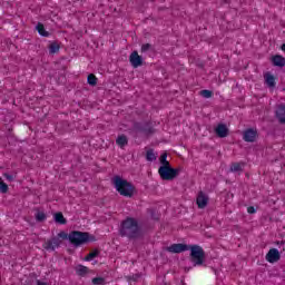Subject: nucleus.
Masks as SVG:
<instances>
[{"mask_svg":"<svg viewBox=\"0 0 285 285\" xmlns=\"http://www.w3.org/2000/svg\"><path fill=\"white\" fill-rule=\"evenodd\" d=\"M119 235L120 237H127V239H139L141 237L139 220L134 217H126L120 224Z\"/></svg>","mask_w":285,"mask_h":285,"instance_id":"obj_1","label":"nucleus"},{"mask_svg":"<svg viewBox=\"0 0 285 285\" xmlns=\"http://www.w3.org/2000/svg\"><path fill=\"white\" fill-rule=\"evenodd\" d=\"M58 236L61 237V239H69L70 244L76 248L83 246V244H88V242H95V236H91L88 232L73 230L70 234L60 232L58 233Z\"/></svg>","mask_w":285,"mask_h":285,"instance_id":"obj_2","label":"nucleus"},{"mask_svg":"<svg viewBox=\"0 0 285 285\" xmlns=\"http://www.w3.org/2000/svg\"><path fill=\"white\" fill-rule=\"evenodd\" d=\"M114 186L122 197H132L135 195V186L120 176L114 177Z\"/></svg>","mask_w":285,"mask_h":285,"instance_id":"obj_3","label":"nucleus"},{"mask_svg":"<svg viewBox=\"0 0 285 285\" xmlns=\"http://www.w3.org/2000/svg\"><path fill=\"white\" fill-rule=\"evenodd\" d=\"M189 259L193 266H203L204 261L206 259V252L199 245H190L189 246Z\"/></svg>","mask_w":285,"mask_h":285,"instance_id":"obj_4","label":"nucleus"},{"mask_svg":"<svg viewBox=\"0 0 285 285\" xmlns=\"http://www.w3.org/2000/svg\"><path fill=\"white\" fill-rule=\"evenodd\" d=\"M179 173V168H173L170 165L160 166L158 168V175L163 181H173Z\"/></svg>","mask_w":285,"mask_h":285,"instance_id":"obj_5","label":"nucleus"},{"mask_svg":"<svg viewBox=\"0 0 285 285\" xmlns=\"http://www.w3.org/2000/svg\"><path fill=\"white\" fill-rule=\"evenodd\" d=\"M59 246H61V237H59V235L51 237L50 239L45 242L42 245L45 250H51V252L57 250Z\"/></svg>","mask_w":285,"mask_h":285,"instance_id":"obj_6","label":"nucleus"},{"mask_svg":"<svg viewBox=\"0 0 285 285\" xmlns=\"http://www.w3.org/2000/svg\"><path fill=\"white\" fill-rule=\"evenodd\" d=\"M190 246L186 245V244H173L168 247H166V250L168 253H176V254H179V253H184L186 250H189Z\"/></svg>","mask_w":285,"mask_h":285,"instance_id":"obj_7","label":"nucleus"},{"mask_svg":"<svg viewBox=\"0 0 285 285\" xmlns=\"http://www.w3.org/2000/svg\"><path fill=\"white\" fill-rule=\"evenodd\" d=\"M244 141L253 144L257 139V130L249 128L243 132Z\"/></svg>","mask_w":285,"mask_h":285,"instance_id":"obj_8","label":"nucleus"},{"mask_svg":"<svg viewBox=\"0 0 285 285\" xmlns=\"http://www.w3.org/2000/svg\"><path fill=\"white\" fill-rule=\"evenodd\" d=\"M196 204L200 209L206 208L208 206V195L204 191H199L196 198Z\"/></svg>","mask_w":285,"mask_h":285,"instance_id":"obj_9","label":"nucleus"},{"mask_svg":"<svg viewBox=\"0 0 285 285\" xmlns=\"http://www.w3.org/2000/svg\"><path fill=\"white\" fill-rule=\"evenodd\" d=\"M279 258L281 255L277 248H272L266 254V259L269 262V264H275V262H279Z\"/></svg>","mask_w":285,"mask_h":285,"instance_id":"obj_10","label":"nucleus"},{"mask_svg":"<svg viewBox=\"0 0 285 285\" xmlns=\"http://www.w3.org/2000/svg\"><path fill=\"white\" fill-rule=\"evenodd\" d=\"M275 116L279 124H285V104L276 106Z\"/></svg>","mask_w":285,"mask_h":285,"instance_id":"obj_11","label":"nucleus"},{"mask_svg":"<svg viewBox=\"0 0 285 285\" xmlns=\"http://www.w3.org/2000/svg\"><path fill=\"white\" fill-rule=\"evenodd\" d=\"M129 61L132 66V68H139L141 63H144V60L141 59V56L137 51L131 52L129 57Z\"/></svg>","mask_w":285,"mask_h":285,"instance_id":"obj_12","label":"nucleus"},{"mask_svg":"<svg viewBox=\"0 0 285 285\" xmlns=\"http://www.w3.org/2000/svg\"><path fill=\"white\" fill-rule=\"evenodd\" d=\"M215 134H216L217 137H219L220 139H224V138L228 135V127H226L225 124H219V125L215 128Z\"/></svg>","mask_w":285,"mask_h":285,"instance_id":"obj_13","label":"nucleus"},{"mask_svg":"<svg viewBox=\"0 0 285 285\" xmlns=\"http://www.w3.org/2000/svg\"><path fill=\"white\" fill-rule=\"evenodd\" d=\"M273 66L277 68H284L285 66V58L281 55H276L272 58Z\"/></svg>","mask_w":285,"mask_h":285,"instance_id":"obj_14","label":"nucleus"},{"mask_svg":"<svg viewBox=\"0 0 285 285\" xmlns=\"http://www.w3.org/2000/svg\"><path fill=\"white\" fill-rule=\"evenodd\" d=\"M265 83L268 86V88H275V76L271 75V72H267L264 75Z\"/></svg>","mask_w":285,"mask_h":285,"instance_id":"obj_15","label":"nucleus"},{"mask_svg":"<svg viewBox=\"0 0 285 285\" xmlns=\"http://www.w3.org/2000/svg\"><path fill=\"white\" fill-rule=\"evenodd\" d=\"M244 163H232L230 165V173H244Z\"/></svg>","mask_w":285,"mask_h":285,"instance_id":"obj_16","label":"nucleus"},{"mask_svg":"<svg viewBox=\"0 0 285 285\" xmlns=\"http://www.w3.org/2000/svg\"><path fill=\"white\" fill-rule=\"evenodd\" d=\"M116 144L119 146V148H125V146H128V137L126 135L118 136Z\"/></svg>","mask_w":285,"mask_h":285,"instance_id":"obj_17","label":"nucleus"},{"mask_svg":"<svg viewBox=\"0 0 285 285\" xmlns=\"http://www.w3.org/2000/svg\"><path fill=\"white\" fill-rule=\"evenodd\" d=\"M53 219L56 224H61V225L68 224V220L66 219V217H63V214L61 212L56 213L53 216Z\"/></svg>","mask_w":285,"mask_h":285,"instance_id":"obj_18","label":"nucleus"},{"mask_svg":"<svg viewBox=\"0 0 285 285\" xmlns=\"http://www.w3.org/2000/svg\"><path fill=\"white\" fill-rule=\"evenodd\" d=\"M36 30L41 37H50V32L46 31V27L41 22H38Z\"/></svg>","mask_w":285,"mask_h":285,"instance_id":"obj_19","label":"nucleus"},{"mask_svg":"<svg viewBox=\"0 0 285 285\" xmlns=\"http://www.w3.org/2000/svg\"><path fill=\"white\" fill-rule=\"evenodd\" d=\"M88 267L83 266V265H78L76 266V273L77 275H79L80 277H86V275H88Z\"/></svg>","mask_w":285,"mask_h":285,"instance_id":"obj_20","label":"nucleus"},{"mask_svg":"<svg viewBox=\"0 0 285 285\" xmlns=\"http://www.w3.org/2000/svg\"><path fill=\"white\" fill-rule=\"evenodd\" d=\"M156 130H155V127L153 126V124L150 122H147L144 127V134L147 136V137H150V135H155Z\"/></svg>","mask_w":285,"mask_h":285,"instance_id":"obj_21","label":"nucleus"},{"mask_svg":"<svg viewBox=\"0 0 285 285\" xmlns=\"http://www.w3.org/2000/svg\"><path fill=\"white\" fill-rule=\"evenodd\" d=\"M147 215H149L150 219L154 222H159V212H157V209H147Z\"/></svg>","mask_w":285,"mask_h":285,"instance_id":"obj_22","label":"nucleus"},{"mask_svg":"<svg viewBox=\"0 0 285 285\" xmlns=\"http://www.w3.org/2000/svg\"><path fill=\"white\" fill-rule=\"evenodd\" d=\"M146 159L147 161H156L157 160V154L154 149H148L146 153Z\"/></svg>","mask_w":285,"mask_h":285,"instance_id":"obj_23","label":"nucleus"},{"mask_svg":"<svg viewBox=\"0 0 285 285\" xmlns=\"http://www.w3.org/2000/svg\"><path fill=\"white\" fill-rule=\"evenodd\" d=\"M36 212H37L36 215H35L36 222H39V223L46 222V219L48 217V216H46V213H43V212H41L39 209H36Z\"/></svg>","mask_w":285,"mask_h":285,"instance_id":"obj_24","label":"nucleus"},{"mask_svg":"<svg viewBox=\"0 0 285 285\" xmlns=\"http://www.w3.org/2000/svg\"><path fill=\"white\" fill-rule=\"evenodd\" d=\"M95 257H99V249H95L94 252L89 253V254L85 257V261H86V262H92V259H95Z\"/></svg>","mask_w":285,"mask_h":285,"instance_id":"obj_25","label":"nucleus"},{"mask_svg":"<svg viewBox=\"0 0 285 285\" xmlns=\"http://www.w3.org/2000/svg\"><path fill=\"white\" fill-rule=\"evenodd\" d=\"M132 131L136 134V135H141V132H144V126L139 122H135L134 124V128H132Z\"/></svg>","mask_w":285,"mask_h":285,"instance_id":"obj_26","label":"nucleus"},{"mask_svg":"<svg viewBox=\"0 0 285 285\" xmlns=\"http://www.w3.org/2000/svg\"><path fill=\"white\" fill-rule=\"evenodd\" d=\"M159 161H160L161 166H170V161H168L167 153L161 154Z\"/></svg>","mask_w":285,"mask_h":285,"instance_id":"obj_27","label":"nucleus"},{"mask_svg":"<svg viewBox=\"0 0 285 285\" xmlns=\"http://www.w3.org/2000/svg\"><path fill=\"white\" fill-rule=\"evenodd\" d=\"M87 83H89V86H97V76L90 73L87 78Z\"/></svg>","mask_w":285,"mask_h":285,"instance_id":"obj_28","label":"nucleus"},{"mask_svg":"<svg viewBox=\"0 0 285 285\" xmlns=\"http://www.w3.org/2000/svg\"><path fill=\"white\" fill-rule=\"evenodd\" d=\"M59 45L57 42H52L49 47V51L51 55H56V52H59Z\"/></svg>","mask_w":285,"mask_h":285,"instance_id":"obj_29","label":"nucleus"},{"mask_svg":"<svg viewBox=\"0 0 285 285\" xmlns=\"http://www.w3.org/2000/svg\"><path fill=\"white\" fill-rule=\"evenodd\" d=\"M148 50H150L149 57H153V55H155V49H153V46L150 43L144 45V52H145V55L148 53Z\"/></svg>","mask_w":285,"mask_h":285,"instance_id":"obj_30","label":"nucleus"},{"mask_svg":"<svg viewBox=\"0 0 285 285\" xmlns=\"http://www.w3.org/2000/svg\"><path fill=\"white\" fill-rule=\"evenodd\" d=\"M91 282L95 285H106V278L104 277H95Z\"/></svg>","mask_w":285,"mask_h":285,"instance_id":"obj_31","label":"nucleus"},{"mask_svg":"<svg viewBox=\"0 0 285 285\" xmlns=\"http://www.w3.org/2000/svg\"><path fill=\"white\" fill-rule=\"evenodd\" d=\"M0 193L2 194L8 193V184H6L1 177H0Z\"/></svg>","mask_w":285,"mask_h":285,"instance_id":"obj_32","label":"nucleus"},{"mask_svg":"<svg viewBox=\"0 0 285 285\" xmlns=\"http://www.w3.org/2000/svg\"><path fill=\"white\" fill-rule=\"evenodd\" d=\"M202 97H204L205 99H210V97H213V91L208 90V89H204L200 91Z\"/></svg>","mask_w":285,"mask_h":285,"instance_id":"obj_33","label":"nucleus"},{"mask_svg":"<svg viewBox=\"0 0 285 285\" xmlns=\"http://www.w3.org/2000/svg\"><path fill=\"white\" fill-rule=\"evenodd\" d=\"M3 177H4V179H7V181H14L16 176L12 174H9V173H4Z\"/></svg>","mask_w":285,"mask_h":285,"instance_id":"obj_34","label":"nucleus"},{"mask_svg":"<svg viewBox=\"0 0 285 285\" xmlns=\"http://www.w3.org/2000/svg\"><path fill=\"white\" fill-rule=\"evenodd\" d=\"M247 213H249V215L255 214V213H256L255 207L249 206V207L247 208Z\"/></svg>","mask_w":285,"mask_h":285,"instance_id":"obj_35","label":"nucleus"},{"mask_svg":"<svg viewBox=\"0 0 285 285\" xmlns=\"http://www.w3.org/2000/svg\"><path fill=\"white\" fill-rule=\"evenodd\" d=\"M37 285H48V283H43L41 281H37Z\"/></svg>","mask_w":285,"mask_h":285,"instance_id":"obj_36","label":"nucleus"},{"mask_svg":"<svg viewBox=\"0 0 285 285\" xmlns=\"http://www.w3.org/2000/svg\"><path fill=\"white\" fill-rule=\"evenodd\" d=\"M281 50H283V52H285V43L282 45Z\"/></svg>","mask_w":285,"mask_h":285,"instance_id":"obj_37","label":"nucleus"},{"mask_svg":"<svg viewBox=\"0 0 285 285\" xmlns=\"http://www.w3.org/2000/svg\"><path fill=\"white\" fill-rule=\"evenodd\" d=\"M137 277H139V276H136V277L134 276V277H132V281H134V282H137Z\"/></svg>","mask_w":285,"mask_h":285,"instance_id":"obj_38","label":"nucleus"},{"mask_svg":"<svg viewBox=\"0 0 285 285\" xmlns=\"http://www.w3.org/2000/svg\"><path fill=\"white\" fill-rule=\"evenodd\" d=\"M140 50H141V52H144V46H141Z\"/></svg>","mask_w":285,"mask_h":285,"instance_id":"obj_39","label":"nucleus"}]
</instances>
